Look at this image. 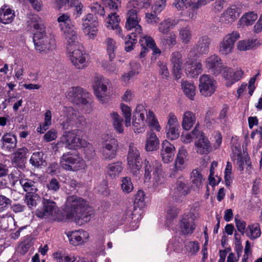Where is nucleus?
<instances>
[{"label":"nucleus","instance_id":"obj_1","mask_svg":"<svg viewBox=\"0 0 262 262\" xmlns=\"http://www.w3.org/2000/svg\"><path fill=\"white\" fill-rule=\"evenodd\" d=\"M151 4V0H131L127 4V19L125 28L127 30L132 31L125 38V50L129 52L133 49L134 45L136 42V38L139 36L142 37V29L139 25L140 18L138 13L140 9L148 7Z\"/></svg>","mask_w":262,"mask_h":262},{"label":"nucleus","instance_id":"obj_2","mask_svg":"<svg viewBox=\"0 0 262 262\" xmlns=\"http://www.w3.org/2000/svg\"><path fill=\"white\" fill-rule=\"evenodd\" d=\"M64 211L66 219L74 220L79 224L89 222L92 214L88 201L75 195L67 197Z\"/></svg>","mask_w":262,"mask_h":262},{"label":"nucleus","instance_id":"obj_3","mask_svg":"<svg viewBox=\"0 0 262 262\" xmlns=\"http://www.w3.org/2000/svg\"><path fill=\"white\" fill-rule=\"evenodd\" d=\"M205 66L213 75L217 76L222 74L226 80V86L228 87L239 81L244 74V72L241 69H236L234 71L231 68L224 66L220 57L215 54L206 59Z\"/></svg>","mask_w":262,"mask_h":262},{"label":"nucleus","instance_id":"obj_4","mask_svg":"<svg viewBox=\"0 0 262 262\" xmlns=\"http://www.w3.org/2000/svg\"><path fill=\"white\" fill-rule=\"evenodd\" d=\"M34 28L36 30L33 36L35 49L42 54H49L55 50L56 41L54 36L51 34L47 35L45 31V26L41 19L37 16H34Z\"/></svg>","mask_w":262,"mask_h":262},{"label":"nucleus","instance_id":"obj_5","mask_svg":"<svg viewBox=\"0 0 262 262\" xmlns=\"http://www.w3.org/2000/svg\"><path fill=\"white\" fill-rule=\"evenodd\" d=\"M78 132L77 129L64 132L56 145V149L59 150L63 147L69 149L86 147L90 151V155L88 157H92L94 155L93 147L85 140L78 136Z\"/></svg>","mask_w":262,"mask_h":262},{"label":"nucleus","instance_id":"obj_6","mask_svg":"<svg viewBox=\"0 0 262 262\" xmlns=\"http://www.w3.org/2000/svg\"><path fill=\"white\" fill-rule=\"evenodd\" d=\"M59 122L63 129H67L75 125L77 127L85 126V118L72 107L62 106L59 119Z\"/></svg>","mask_w":262,"mask_h":262},{"label":"nucleus","instance_id":"obj_7","mask_svg":"<svg viewBox=\"0 0 262 262\" xmlns=\"http://www.w3.org/2000/svg\"><path fill=\"white\" fill-rule=\"evenodd\" d=\"M67 50L70 59L77 69H82L87 67L86 55L82 51V47L78 42V37L76 39L67 40Z\"/></svg>","mask_w":262,"mask_h":262},{"label":"nucleus","instance_id":"obj_8","mask_svg":"<svg viewBox=\"0 0 262 262\" xmlns=\"http://www.w3.org/2000/svg\"><path fill=\"white\" fill-rule=\"evenodd\" d=\"M42 208L36 211V215L40 219H48L54 221H62L63 216L58 215L59 208L56 203L50 199L43 198Z\"/></svg>","mask_w":262,"mask_h":262},{"label":"nucleus","instance_id":"obj_9","mask_svg":"<svg viewBox=\"0 0 262 262\" xmlns=\"http://www.w3.org/2000/svg\"><path fill=\"white\" fill-rule=\"evenodd\" d=\"M61 167L68 171H76L84 169L86 166L84 160L78 154L67 152L60 158Z\"/></svg>","mask_w":262,"mask_h":262},{"label":"nucleus","instance_id":"obj_10","mask_svg":"<svg viewBox=\"0 0 262 262\" xmlns=\"http://www.w3.org/2000/svg\"><path fill=\"white\" fill-rule=\"evenodd\" d=\"M144 168L145 170V182H148L151 179V172L153 171L154 185L158 186L163 183V177L162 176V168L161 163L155 161L150 163L146 159L144 162Z\"/></svg>","mask_w":262,"mask_h":262},{"label":"nucleus","instance_id":"obj_11","mask_svg":"<svg viewBox=\"0 0 262 262\" xmlns=\"http://www.w3.org/2000/svg\"><path fill=\"white\" fill-rule=\"evenodd\" d=\"M118 147L117 140L113 136L108 134L104 135L101 150L102 158L108 161L114 159L116 156Z\"/></svg>","mask_w":262,"mask_h":262},{"label":"nucleus","instance_id":"obj_12","mask_svg":"<svg viewBox=\"0 0 262 262\" xmlns=\"http://www.w3.org/2000/svg\"><path fill=\"white\" fill-rule=\"evenodd\" d=\"M128 166L133 174L137 176L142 166L140 153L134 144L130 143L127 157Z\"/></svg>","mask_w":262,"mask_h":262},{"label":"nucleus","instance_id":"obj_13","mask_svg":"<svg viewBox=\"0 0 262 262\" xmlns=\"http://www.w3.org/2000/svg\"><path fill=\"white\" fill-rule=\"evenodd\" d=\"M216 88V82L213 77L208 74L201 75L199 79V89L201 94L205 97L212 95Z\"/></svg>","mask_w":262,"mask_h":262},{"label":"nucleus","instance_id":"obj_14","mask_svg":"<svg viewBox=\"0 0 262 262\" xmlns=\"http://www.w3.org/2000/svg\"><path fill=\"white\" fill-rule=\"evenodd\" d=\"M233 156L232 159L236 161L237 169L242 171L244 168L249 172H251V162L247 155H242L241 146L239 144L233 145L232 147Z\"/></svg>","mask_w":262,"mask_h":262},{"label":"nucleus","instance_id":"obj_15","mask_svg":"<svg viewBox=\"0 0 262 262\" xmlns=\"http://www.w3.org/2000/svg\"><path fill=\"white\" fill-rule=\"evenodd\" d=\"M67 98L76 104H87L90 94L82 88L73 87L69 89L66 95Z\"/></svg>","mask_w":262,"mask_h":262},{"label":"nucleus","instance_id":"obj_16","mask_svg":"<svg viewBox=\"0 0 262 262\" xmlns=\"http://www.w3.org/2000/svg\"><path fill=\"white\" fill-rule=\"evenodd\" d=\"M240 37L239 33L233 31L224 36L220 43L219 52L223 55H227L233 50L235 41Z\"/></svg>","mask_w":262,"mask_h":262},{"label":"nucleus","instance_id":"obj_17","mask_svg":"<svg viewBox=\"0 0 262 262\" xmlns=\"http://www.w3.org/2000/svg\"><path fill=\"white\" fill-rule=\"evenodd\" d=\"M60 23L61 30L64 33L65 39L67 40L77 39V34L75 27L71 24L69 16L67 14H62L58 18Z\"/></svg>","mask_w":262,"mask_h":262},{"label":"nucleus","instance_id":"obj_18","mask_svg":"<svg viewBox=\"0 0 262 262\" xmlns=\"http://www.w3.org/2000/svg\"><path fill=\"white\" fill-rule=\"evenodd\" d=\"M168 121L166 126L167 137L171 140H176L179 138L180 127L178 119L173 113H169L168 116Z\"/></svg>","mask_w":262,"mask_h":262},{"label":"nucleus","instance_id":"obj_19","mask_svg":"<svg viewBox=\"0 0 262 262\" xmlns=\"http://www.w3.org/2000/svg\"><path fill=\"white\" fill-rule=\"evenodd\" d=\"M188 156L186 149L184 147H181L175 160L173 172L170 173V177H174L177 172L182 171L186 167Z\"/></svg>","mask_w":262,"mask_h":262},{"label":"nucleus","instance_id":"obj_20","mask_svg":"<svg viewBox=\"0 0 262 262\" xmlns=\"http://www.w3.org/2000/svg\"><path fill=\"white\" fill-rule=\"evenodd\" d=\"M170 62L172 65L173 74L176 79L181 77L182 68L183 64L182 55L179 51L173 52L170 57Z\"/></svg>","mask_w":262,"mask_h":262},{"label":"nucleus","instance_id":"obj_21","mask_svg":"<svg viewBox=\"0 0 262 262\" xmlns=\"http://www.w3.org/2000/svg\"><path fill=\"white\" fill-rule=\"evenodd\" d=\"M28 152V149L25 147L18 148L13 154L11 162L15 166L23 169L25 166L26 155Z\"/></svg>","mask_w":262,"mask_h":262},{"label":"nucleus","instance_id":"obj_22","mask_svg":"<svg viewBox=\"0 0 262 262\" xmlns=\"http://www.w3.org/2000/svg\"><path fill=\"white\" fill-rule=\"evenodd\" d=\"M160 155L164 163L171 162L174 155V146L168 141L164 140L162 143Z\"/></svg>","mask_w":262,"mask_h":262},{"label":"nucleus","instance_id":"obj_23","mask_svg":"<svg viewBox=\"0 0 262 262\" xmlns=\"http://www.w3.org/2000/svg\"><path fill=\"white\" fill-rule=\"evenodd\" d=\"M95 85L94 91L96 97L101 101H103V99L106 95L107 91V84L109 82L108 80H105L101 77H96L94 79Z\"/></svg>","mask_w":262,"mask_h":262},{"label":"nucleus","instance_id":"obj_24","mask_svg":"<svg viewBox=\"0 0 262 262\" xmlns=\"http://www.w3.org/2000/svg\"><path fill=\"white\" fill-rule=\"evenodd\" d=\"M117 10H106V12L111 11L108 14V16L106 19V27L109 29L116 30V32L120 33V28L119 27L120 17L117 13Z\"/></svg>","mask_w":262,"mask_h":262},{"label":"nucleus","instance_id":"obj_25","mask_svg":"<svg viewBox=\"0 0 262 262\" xmlns=\"http://www.w3.org/2000/svg\"><path fill=\"white\" fill-rule=\"evenodd\" d=\"M196 151L201 155H206L211 151L212 148L208 138L202 133L195 142Z\"/></svg>","mask_w":262,"mask_h":262},{"label":"nucleus","instance_id":"obj_26","mask_svg":"<svg viewBox=\"0 0 262 262\" xmlns=\"http://www.w3.org/2000/svg\"><path fill=\"white\" fill-rule=\"evenodd\" d=\"M180 227L184 235L192 233L195 228L194 219L192 215H184L180 222Z\"/></svg>","mask_w":262,"mask_h":262},{"label":"nucleus","instance_id":"obj_27","mask_svg":"<svg viewBox=\"0 0 262 262\" xmlns=\"http://www.w3.org/2000/svg\"><path fill=\"white\" fill-rule=\"evenodd\" d=\"M240 13L239 9L236 6H231L222 14V20L226 24H231L237 19Z\"/></svg>","mask_w":262,"mask_h":262},{"label":"nucleus","instance_id":"obj_28","mask_svg":"<svg viewBox=\"0 0 262 262\" xmlns=\"http://www.w3.org/2000/svg\"><path fill=\"white\" fill-rule=\"evenodd\" d=\"M1 147L2 149L11 152L15 148L17 145V141L16 137L11 134H6L1 138Z\"/></svg>","mask_w":262,"mask_h":262},{"label":"nucleus","instance_id":"obj_29","mask_svg":"<svg viewBox=\"0 0 262 262\" xmlns=\"http://www.w3.org/2000/svg\"><path fill=\"white\" fill-rule=\"evenodd\" d=\"M15 17V11L9 6L4 5L0 8V22L4 24L11 23Z\"/></svg>","mask_w":262,"mask_h":262},{"label":"nucleus","instance_id":"obj_30","mask_svg":"<svg viewBox=\"0 0 262 262\" xmlns=\"http://www.w3.org/2000/svg\"><path fill=\"white\" fill-rule=\"evenodd\" d=\"M196 120L195 113L189 111H185L182 115V128L186 130H189L195 123Z\"/></svg>","mask_w":262,"mask_h":262},{"label":"nucleus","instance_id":"obj_31","mask_svg":"<svg viewBox=\"0 0 262 262\" xmlns=\"http://www.w3.org/2000/svg\"><path fill=\"white\" fill-rule=\"evenodd\" d=\"M190 192L189 185L184 182L178 180L173 190V195L177 199L184 196Z\"/></svg>","mask_w":262,"mask_h":262},{"label":"nucleus","instance_id":"obj_32","mask_svg":"<svg viewBox=\"0 0 262 262\" xmlns=\"http://www.w3.org/2000/svg\"><path fill=\"white\" fill-rule=\"evenodd\" d=\"M89 237V233L82 230L73 231L69 236L70 243L74 245H78L84 243Z\"/></svg>","mask_w":262,"mask_h":262},{"label":"nucleus","instance_id":"obj_33","mask_svg":"<svg viewBox=\"0 0 262 262\" xmlns=\"http://www.w3.org/2000/svg\"><path fill=\"white\" fill-rule=\"evenodd\" d=\"M190 180L192 186L199 190L202 187L203 183L205 181V178L200 170L195 169L191 173Z\"/></svg>","mask_w":262,"mask_h":262},{"label":"nucleus","instance_id":"obj_34","mask_svg":"<svg viewBox=\"0 0 262 262\" xmlns=\"http://www.w3.org/2000/svg\"><path fill=\"white\" fill-rule=\"evenodd\" d=\"M210 42V39L207 36L204 35L201 37L195 48L197 53L200 55L207 54L209 52Z\"/></svg>","mask_w":262,"mask_h":262},{"label":"nucleus","instance_id":"obj_35","mask_svg":"<svg viewBox=\"0 0 262 262\" xmlns=\"http://www.w3.org/2000/svg\"><path fill=\"white\" fill-rule=\"evenodd\" d=\"M203 71L202 64L199 61H193L186 65V73L190 77H195L200 74Z\"/></svg>","mask_w":262,"mask_h":262},{"label":"nucleus","instance_id":"obj_36","mask_svg":"<svg viewBox=\"0 0 262 262\" xmlns=\"http://www.w3.org/2000/svg\"><path fill=\"white\" fill-rule=\"evenodd\" d=\"M178 23V20L174 18H165L159 24L158 31L163 35L167 34L170 30L173 28Z\"/></svg>","mask_w":262,"mask_h":262},{"label":"nucleus","instance_id":"obj_37","mask_svg":"<svg viewBox=\"0 0 262 262\" xmlns=\"http://www.w3.org/2000/svg\"><path fill=\"white\" fill-rule=\"evenodd\" d=\"M141 46H147L152 50L154 55H160L161 53L160 50L157 47L154 39L147 35H144L140 38Z\"/></svg>","mask_w":262,"mask_h":262},{"label":"nucleus","instance_id":"obj_38","mask_svg":"<svg viewBox=\"0 0 262 262\" xmlns=\"http://www.w3.org/2000/svg\"><path fill=\"white\" fill-rule=\"evenodd\" d=\"M123 169L122 163L116 162L108 164L106 167V171L109 177L114 179L120 175Z\"/></svg>","mask_w":262,"mask_h":262},{"label":"nucleus","instance_id":"obj_39","mask_svg":"<svg viewBox=\"0 0 262 262\" xmlns=\"http://www.w3.org/2000/svg\"><path fill=\"white\" fill-rule=\"evenodd\" d=\"M19 183L24 190L27 193H35L38 190L37 183L32 180L21 178L19 180Z\"/></svg>","mask_w":262,"mask_h":262},{"label":"nucleus","instance_id":"obj_40","mask_svg":"<svg viewBox=\"0 0 262 262\" xmlns=\"http://www.w3.org/2000/svg\"><path fill=\"white\" fill-rule=\"evenodd\" d=\"M182 89L184 94L190 100H194L195 95V86L193 83L186 80H182Z\"/></svg>","mask_w":262,"mask_h":262},{"label":"nucleus","instance_id":"obj_41","mask_svg":"<svg viewBox=\"0 0 262 262\" xmlns=\"http://www.w3.org/2000/svg\"><path fill=\"white\" fill-rule=\"evenodd\" d=\"M159 145V140L154 133H150L146 138L145 149L147 151H151L156 150Z\"/></svg>","mask_w":262,"mask_h":262},{"label":"nucleus","instance_id":"obj_42","mask_svg":"<svg viewBox=\"0 0 262 262\" xmlns=\"http://www.w3.org/2000/svg\"><path fill=\"white\" fill-rule=\"evenodd\" d=\"M246 235L251 240L258 238L261 235L260 226L258 224L249 225L245 232Z\"/></svg>","mask_w":262,"mask_h":262},{"label":"nucleus","instance_id":"obj_43","mask_svg":"<svg viewBox=\"0 0 262 262\" xmlns=\"http://www.w3.org/2000/svg\"><path fill=\"white\" fill-rule=\"evenodd\" d=\"M104 43L110 60L112 61L116 56L115 52L117 48L116 42L114 39L108 37L105 39Z\"/></svg>","mask_w":262,"mask_h":262},{"label":"nucleus","instance_id":"obj_44","mask_svg":"<svg viewBox=\"0 0 262 262\" xmlns=\"http://www.w3.org/2000/svg\"><path fill=\"white\" fill-rule=\"evenodd\" d=\"M192 30L189 27H183L179 30V37L183 44L189 43L192 39Z\"/></svg>","mask_w":262,"mask_h":262},{"label":"nucleus","instance_id":"obj_45","mask_svg":"<svg viewBox=\"0 0 262 262\" xmlns=\"http://www.w3.org/2000/svg\"><path fill=\"white\" fill-rule=\"evenodd\" d=\"M259 45L256 39H247L240 40L237 42V48L241 51L252 49Z\"/></svg>","mask_w":262,"mask_h":262},{"label":"nucleus","instance_id":"obj_46","mask_svg":"<svg viewBox=\"0 0 262 262\" xmlns=\"http://www.w3.org/2000/svg\"><path fill=\"white\" fill-rule=\"evenodd\" d=\"M257 18V15L251 11L244 14L239 20L241 25L249 26L253 25Z\"/></svg>","mask_w":262,"mask_h":262},{"label":"nucleus","instance_id":"obj_47","mask_svg":"<svg viewBox=\"0 0 262 262\" xmlns=\"http://www.w3.org/2000/svg\"><path fill=\"white\" fill-rule=\"evenodd\" d=\"M110 116L115 130L118 133H122L124 129L122 124L123 119L122 117L116 112H113L111 113Z\"/></svg>","mask_w":262,"mask_h":262},{"label":"nucleus","instance_id":"obj_48","mask_svg":"<svg viewBox=\"0 0 262 262\" xmlns=\"http://www.w3.org/2000/svg\"><path fill=\"white\" fill-rule=\"evenodd\" d=\"M160 43L164 46L172 48L177 43V35L173 32H170L167 37H163L160 39Z\"/></svg>","mask_w":262,"mask_h":262},{"label":"nucleus","instance_id":"obj_49","mask_svg":"<svg viewBox=\"0 0 262 262\" xmlns=\"http://www.w3.org/2000/svg\"><path fill=\"white\" fill-rule=\"evenodd\" d=\"M45 160L42 152H35L33 154L30 159V163L34 166L38 167L43 165Z\"/></svg>","mask_w":262,"mask_h":262},{"label":"nucleus","instance_id":"obj_50","mask_svg":"<svg viewBox=\"0 0 262 262\" xmlns=\"http://www.w3.org/2000/svg\"><path fill=\"white\" fill-rule=\"evenodd\" d=\"M39 199V196L35 193H27L25 196V202L30 209L36 207Z\"/></svg>","mask_w":262,"mask_h":262},{"label":"nucleus","instance_id":"obj_51","mask_svg":"<svg viewBox=\"0 0 262 262\" xmlns=\"http://www.w3.org/2000/svg\"><path fill=\"white\" fill-rule=\"evenodd\" d=\"M120 108L122 112V114L125 119V126L126 127L130 126L131 125V108H130V107L123 103L121 104Z\"/></svg>","mask_w":262,"mask_h":262},{"label":"nucleus","instance_id":"obj_52","mask_svg":"<svg viewBox=\"0 0 262 262\" xmlns=\"http://www.w3.org/2000/svg\"><path fill=\"white\" fill-rule=\"evenodd\" d=\"M121 187L124 193H129L132 192L134 189V186L130 178L128 177L122 178Z\"/></svg>","mask_w":262,"mask_h":262},{"label":"nucleus","instance_id":"obj_53","mask_svg":"<svg viewBox=\"0 0 262 262\" xmlns=\"http://www.w3.org/2000/svg\"><path fill=\"white\" fill-rule=\"evenodd\" d=\"M98 23L94 22V26L82 28L85 35L89 38L93 39L97 36L98 29Z\"/></svg>","mask_w":262,"mask_h":262},{"label":"nucleus","instance_id":"obj_54","mask_svg":"<svg viewBox=\"0 0 262 262\" xmlns=\"http://www.w3.org/2000/svg\"><path fill=\"white\" fill-rule=\"evenodd\" d=\"M147 120L148 122L149 125L152 129L159 132L161 129L160 126L157 119H156L154 114L152 112H149L147 115Z\"/></svg>","mask_w":262,"mask_h":262},{"label":"nucleus","instance_id":"obj_55","mask_svg":"<svg viewBox=\"0 0 262 262\" xmlns=\"http://www.w3.org/2000/svg\"><path fill=\"white\" fill-rule=\"evenodd\" d=\"M148 115L147 111L143 104H138L133 113V118H139L145 120V116Z\"/></svg>","mask_w":262,"mask_h":262},{"label":"nucleus","instance_id":"obj_56","mask_svg":"<svg viewBox=\"0 0 262 262\" xmlns=\"http://www.w3.org/2000/svg\"><path fill=\"white\" fill-rule=\"evenodd\" d=\"M54 258L57 262H72L75 260L74 255H67L60 252L54 253Z\"/></svg>","mask_w":262,"mask_h":262},{"label":"nucleus","instance_id":"obj_57","mask_svg":"<svg viewBox=\"0 0 262 262\" xmlns=\"http://www.w3.org/2000/svg\"><path fill=\"white\" fill-rule=\"evenodd\" d=\"M132 124L135 132L141 133L143 131L145 126V120L133 118Z\"/></svg>","mask_w":262,"mask_h":262},{"label":"nucleus","instance_id":"obj_58","mask_svg":"<svg viewBox=\"0 0 262 262\" xmlns=\"http://www.w3.org/2000/svg\"><path fill=\"white\" fill-rule=\"evenodd\" d=\"M94 22L98 23L97 17L89 13L83 19L82 28L94 26Z\"/></svg>","mask_w":262,"mask_h":262},{"label":"nucleus","instance_id":"obj_59","mask_svg":"<svg viewBox=\"0 0 262 262\" xmlns=\"http://www.w3.org/2000/svg\"><path fill=\"white\" fill-rule=\"evenodd\" d=\"M134 204L137 206L142 208L145 205V194L142 190H139L135 196Z\"/></svg>","mask_w":262,"mask_h":262},{"label":"nucleus","instance_id":"obj_60","mask_svg":"<svg viewBox=\"0 0 262 262\" xmlns=\"http://www.w3.org/2000/svg\"><path fill=\"white\" fill-rule=\"evenodd\" d=\"M12 201L3 195H0V213L6 210L11 205Z\"/></svg>","mask_w":262,"mask_h":262},{"label":"nucleus","instance_id":"obj_61","mask_svg":"<svg viewBox=\"0 0 262 262\" xmlns=\"http://www.w3.org/2000/svg\"><path fill=\"white\" fill-rule=\"evenodd\" d=\"M191 0H175L173 6L178 10H182L184 8L190 7Z\"/></svg>","mask_w":262,"mask_h":262},{"label":"nucleus","instance_id":"obj_62","mask_svg":"<svg viewBox=\"0 0 262 262\" xmlns=\"http://www.w3.org/2000/svg\"><path fill=\"white\" fill-rule=\"evenodd\" d=\"M103 4L105 7L106 10H117L118 8V5L120 3V0H102Z\"/></svg>","mask_w":262,"mask_h":262},{"label":"nucleus","instance_id":"obj_63","mask_svg":"<svg viewBox=\"0 0 262 262\" xmlns=\"http://www.w3.org/2000/svg\"><path fill=\"white\" fill-rule=\"evenodd\" d=\"M186 248L188 252L195 254L199 250L200 246L197 242H189L186 245Z\"/></svg>","mask_w":262,"mask_h":262},{"label":"nucleus","instance_id":"obj_64","mask_svg":"<svg viewBox=\"0 0 262 262\" xmlns=\"http://www.w3.org/2000/svg\"><path fill=\"white\" fill-rule=\"evenodd\" d=\"M235 223L237 230L242 234L245 233L246 230V223L239 219L238 216L235 217Z\"/></svg>","mask_w":262,"mask_h":262}]
</instances>
